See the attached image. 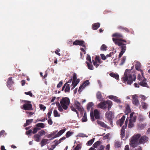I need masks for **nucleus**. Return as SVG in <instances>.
<instances>
[{
	"mask_svg": "<svg viewBox=\"0 0 150 150\" xmlns=\"http://www.w3.org/2000/svg\"><path fill=\"white\" fill-rule=\"evenodd\" d=\"M131 70L126 69L124 74V76L122 78V80L124 83L127 82L128 84H131L133 81H134L136 79V76L133 75V76L130 74Z\"/></svg>",
	"mask_w": 150,
	"mask_h": 150,
	"instance_id": "obj_1",
	"label": "nucleus"
},
{
	"mask_svg": "<svg viewBox=\"0 0 150 150\" xmlns=\"http://www.w3.org/2000/svg\"><path fill=\"white\" fill-rule=\"evenodd\" d=\"M112 40L116 45L121 47V51H120L118 56L119 58H120L126 50V44L123 43V42H127L126 40L124 39H117L114 38H112Z\"/></svg>",
	"mask_w": 150,
	"mask_h": 150,
	"instance_id": "obj_2",
	"label": "nucleus"
},
{
	"mask_svg": "<svg viewBox=\"0 0 150 150\" xmlns=\"http://www.w3.org/2000/svg\"><path fill=\"white\" fill-rule=\"evenodd\" d=\"M112 40L116 45L121 47V51H120L118 56L119 58H120L126 50V44L123 43V42H127L126 40L124 39H117L114 38H112Z\"/></svg>",
	"mask_w": 150,
	"mask_h": 150,
	"instance_id": "obj_3",
	"label": "nucleus"
},
{
	"mask_svg": "<svg viewBox=\"0 0 150 150\" xmlns=\"http://www.w3.org/2000/svg\"><path fill=\"white\" fill-rule=\"evenodd\" d=\"M140 137V134H134L130 139L129 142L130 146L133 148L136 147L139 144V139Z\"/></svg>",
	"mask_w": 150,
	"mask_h": 150,
	"instance_id": "obj_4",
	"label": "nucleus"
},
{
	"mask_svg": "<svg viewBox=\"0 0 150 150\" xmlns=\"http://www.w3.org/2000/svg\"><path fill=\"white\" fill-rule=\"evenodd\" d=\"M112 105V102L110 100L102 102L98 105V108L102 109H105L108 108V110H110Z\"/></svg>",
	"mask_w": 150,
	"mask_h": 150,
	"instance_id": "obj_5",
	"label": "nucleus"
},
{
	"mask_svg": "<svg viewBox=\"0 0 150 150\" xmlns=\"http://www.w3.org/2000/svg\"><path fill=\"white\" fill-rule=\"evenodd\" d=\"M69 99L67 97H63L60 101V105L64 110H67L70 104Z\"/></svg>",
	"mask_w": 150,
	"mask_h": 150,
	"instance_id": "obj_6",
	"label": "nucleus"
},
{
	"mask_svg": "<svg viewBox=\"0 0 150 150\" xmlns=\"http://www.w3.org/2000/svg\"><path fill=\"white\" fill-rule=\"evenodd\" d=\"M90 116L91 118L92 121H94V116L96 119H99L100 118L99 111L97 109H95L93 112V110L92 111L91 110Z\"/></svg>",
	"mask_w": 150,
	"mask_h": 150,
	"instance_id": "obj_7",
	"label": "nucleus"
},
{
	"mask_svg": "<svg viewBox=\"0 0 150 150\" xmlns=\"http://www.w3.org/2000/svg\"><path fill=\"white\" fill-rule=\"evenodd\" d=\"M21 108L25 110H33L31 102L30 101H26V103L23 105V107H21Z\"/></svg>",
	"mask_w": 150,
	"mask_h": 150,
	"instance_id": "obj_8",
	"label": "nucleus"
},
{
	"mask_svg": "<svg viewBox=\"0 0 150 150\" xmlns=\"http://www.w3.org/2000/svg\"><path fill=\"white\" fill-rule=\"evenodd\" d=\"M149 138L146 135H144L141 136L139 139V144H144L145 143H147L148 142Z\"/></svg>",
	"mask_w": 150,
	"mask_h": 150,
	"instance_id": "obj_9",
	"label": "nucleus"
},
{
	"mask_svg": "<svg viewBox=\"0 0 150 150\" xmlns=\"http://www.w3.org/2000/svg\"><path fill=\"white\" fill-rule=\"evenodd\" d=\"M73 45L81 46L84 47H86V44L84 41L81 40H76L73 42Z\"/></svg>",
	"mask_w": 150,
	"mask_h": 150,
	"instance_id": "obj_10",
	"label": "nucleus"
},
{
	"mask_svg": "<svg viewBox=\"0 0 150 150\" xmlns=\"http://www.w3.org/2000/svg\"><path fill=\"white\" fill-rule=\"evenodd\" d=\"M112 113L111 111L107 112L106 113V117L111 125L112 123Z\"/></svg>",
	"mask_w": 150,
	"mask_h": 150,
	"instance_id": "obj_11",
	"label": "nucleus"
},
{
	"mask_svg": "<svg viewBox=\"0 0 150 150\" xmlns=\"http://www.w3.org/2000/svg\"><path fill=\"white\" fill-rule=\"evenodd\" d=\"M89 84V81L88 80L86 81L83 83L82 85L80 86L78 91L81 90V91L83 89H84L86 86H88Z\"/></svg>",
	"mask_w": 150,
	"mask_h": 150,
	"instance_id": "obj_12",
	"label": "nucleus"
},
{
	"mask_svg": "<svg viewBox=\"0 0 150 150\" xmlns=\"http://www.w3.org/2000/svg\"><path fill=\"white\" fill-rule=\"evenodd\" d=\"M132 99V103L136 106H138L139 103L138 99V96L137 95H133Z\"/></svg>",
	"mask_w": 150,
	"mask_h": 150,
	"instance_id": "obj_13",
	"label": "nucleus"
},
{
	"mask_svg": "<svg viewBox=\"0 0 150 150\" xmlns=\"http://www.w3.org/2000/svg\"><path fill=\"white\" fill-rule=\"evenodd\" d=\"M141 67V64L139 62H137L135 65V68L138 71H140L141 72L142 76H143L144 73L143 71L140 69Z\"/></svg>",
	"mask_w": 150,
	"mask_h": 150,
	"instance_id": "obj_14",
	"label": "nucleus"
},
{
	"mask_svg": "<svg viewBox=\"0 0 150 150\" xmlns=\"http://www.w3.org/2000/svg\"><path fill=\"white\" fill-rule=\"evenodd\" d=\"M142 76L143 79L139 83V85L143 87H147L148 85L146 81L147 80L144 76Z\"/></svg>",
	"mask_w": 150,
	"mask_h": 150,
	"instance_id": "obj_15",
	"label": "nucleus"
},
{
	"mask_svg": "<svg viewBox=\"0 0 150 150\" xmlns=\"http://www.w3.org/2000/svg\"><path fill=\"white\" fill-rule=\"evenodd\" d=\"M112 37L116 38V39H123V35L120 33H116L112 34Z\"/></svg>",
	"mask_w": 150,
	"mask_h": 150,
	"instance_id": "obj_16",
	"label": "nucleus"
},
{
	"mask_svg": "<svg viewBox=\"0 0 150 150\" xmlns=\"http://www.w3.org/2000/svg\"><path fill=\"white\" fill-rule=\"evenodd\" d=\"M125 118V117L124 115L122 116L120 119L117 121L116 122L117 125L120 127L122 126L124 122Z\"/></svg>",
	"mask_w": 150,
	"mask_h": 150,
	"instance_id": "obj_17",
	"label": "nucleus"
},
{
	"mask_svg": "<svg viewBox=\"0 0 150 150\" xmlns=\"http://www.w3.org/2000/svg\"><path fill=\"white\" fill-rule=\"evenodd\" d=\"M108 98L111 99H112L115 102L117 103H120L121 102V101L120 99L118 98L116 96H110L108 97Z\"/></svg>",
	"mask_w": 150,
	"mask_h": 150,
	"instance_id": "obj_18",
	"label": "nucleus"
},
{
	"mask_svg": "<svg viewBox=\"0 0 150 150\" xmlns=\"http://www.w3.org/2000/svg\"><path fill=\"white\" fill-rule=\"evenodd\" d=\"M74 104L75 107L78 110H81V108H83L82 106L81 105V103L77 101H75L74 102Z\"/></svg>",
	"mask_w": 150,
	"mask_h": 150,
	"instance_id": "obj_19",
	"label": "nucleus"
},
{
	"mask_svg": "<svg viewBox=\"0 0 150 150\" xmlns=\"http://www.w3.org/2000/svg\"><path fill=\"white\" fill-rule=\"evenodd\" d=\"M13 83V82L12 80V78L10 77L7 80V86L8 87L10 88L11 86Z\"/></svg>",
	"mask_w": 150,
	"mask_h": 150,
	"instance_id": "obj_20",
	"label": "nucleus"
},
{
	"mask_svg": "<svg viewBox=\"0 0 150 150\" xmlns=\"http://www.w3.org/2000/svg\"><path fill=\"white\" fill-rule=\"evenodd\" d=\"M100 24L99 23H95L92 25V28L93 30H96L97 29L100 27Z\"/></svg>",
	"mask_w": 150,
	"mask_h": 150,
	"instance_id": "obj_21",
	"label": "nucleus"
},
{
	"mask_svg": "<svg viewBox=\"0 0 150 150\" xmlns=\"http://www.w3.org/2000/svg\"><path fill=\"white\" fill-rule=\"evenodd\" d=\"M96 96L97 98L100 101L102 100L103 98L101 93L100 91H98L96 93Z\"/></svg>",
	"mask_w": 150,
	"mask_h": 150,
	"instance_id": "obj_22",
	"label": "nucleus"
},
{
	"mask_svg": "<svg viewBox=\"0 0 150 150\" xmlns=\"http://www.w3.org/2000/svg\"><path fill=\"white\" fill-rule=\"evenodd\" d=\"M120 135L121 139L123 138L125 136V130L124 126H123L121 129Z\"/></svg>",
	"mask_w": 150,
	"mask_h": 150,
	"instance_id": "obj_23",
	"label": "nucleus"
},
{
	"mask_svg": "<svg viewBox=\"0 0 150 150\" xmlns=\"http://www.w3.org/2000/svg\"><path fill=\"white\" fill-rule=\"evenodd\" d=\"M97 123L98 125L103 127L106 128L107 127V125L105 124L100 121L97 120Z\"/></svg>",
	"mask_w": 150,
	"mask_h": 150,
	"instance_id": "obj_24",
	"label": "nucleus"
},
{
	"mask_svg": "<svg viewBox=\"0 0 150 150\" xmlns=\"http://www.w3.org/2000/svg\"><path fill=\"white\" fill-rule=\"evenodd\" d=\"M48 141V140L47 139H43L40 143L41 146L42 147L45 145L47 143Z\"/></svg>",
	"mask_w": 150,
	"mask_h": 150,
	"instance_id": "obj_25",
	"label": "nucleus"
},
{
	"mask_svg": "<svg viewBox=\"0 0 150 150\" xmlns=\"http://www.w3.org/2000/svg\"><path fill=\"white\" fill-rule=\"evenodd\" d=\"M109 75L115 78L117 80L119 79V76L118 74H115L114 73H110Z\"/></svg>",
	"mask_w": 150,
	"mask_h": 150,
	"instance_id": "obj_26",
	"label": "nucleus"
},
{
	"mask_svg": "<svg viewBox=\"0 0 150 150\" xmlns=\"http://www.w3.org/2000/svg\"><path fill=\"white\" fill-rule=\"evenodd\" d=\"M93 104L92 102H90L89 103H88V104L87 105V110L88 111H89L90 109H91V110L92 111L93 110H93V108H92V107L93 106Z\"/></svg>",
	"mask_w": 150,
	"mask_h": 150,
	"instance_id": "obj_27",
	"label": "nucleus"
},
{
	"mask_svg": "<svg viewBox=\"0 0 150 150\" xmlns=\"http://www.w3.org/2000/svg\"><path fill=\"white\" fill-rule=\"evenodd\" d=\"M66 129L65 128H64L60 130L56 134L57 137H59L61 135H62L63 133L64 132L66 131Z\"/></svg>",
	"mask_w": 150,
	"mask_h": 150,
	"instance_id": "obj_28",
	"label": "nucleus"
},
{
	"mask_svg": "<svg viewBox=\"0 0 150 150\" xmlns=\"http://www.w3.org/2000/svg\"><path fill=\"white\" fill-rule=\"evenodd\" d=\"M34 140L37 142H39L40 139V137L38 134H35L34 136Z\"/></svg>",
	"mask_w": 150,
	"mask_h": 150,
	"instance_id": "obj_29",
	"label": "nucleus"
},
{
	"mask_svg": "<svg viewBox=\"0 0 150 150\" xmlns=\"http://www.w3.org/2000/svg\"><path fill=\"white\" fill-rule=\"evenodd\" d=\"M82 121L83 122H86L87 121V117L86 113V112H85L83 117L82 119Z\"/></svg>",
	"mask_w": 150,
	"mask_h": 150,
	"instance_id": "obj_30",
	"label": "nucleus"
},
{
	"mask_svg": "<svg viewBox=\"0 0 150 150\" xmlns=\"http://www.w3.org/2000/svg\"><path fill=\"white\" fill-rule=\"evenodd\" d=\"M54 116V117H60V115L59 113L56 110H54L53 111Z\"/></svg>",
	"mask_w": 150,
	"mask_h": 150,
	"instance_id": "obj_31",
	"label": "nucleus"
},
{
	"mask_svg": "<svg viewBox=\"0 0 150 150\" xmlns=\"http://www.w3.org/2000/svg\"><path fill=\"white\" fill-rule=\"evenodd\" d=\"M86 64H87L88 68L90 70H93V66L92 64V63L91 64L89 63L88 62H86Z\"/></svg>",
	"mask_w": 150,
	"mask_h": 150,
	"instance_id": "obj_32",
	"label": "nucleus"
},
{
	"mask_svg": "<svg viewBox=\"0 0 150 150\" xmlns=\"http://www.w3.org/2000/svg\"><path fill=\"white\" fill-rule=\"evenodd\" d=\"M35 126L36 127H40L41 128H43L45 127V124L42 123H39L37 124Z\"/></svg>",
	"mask_w": 150,
	"mask_h": 150,
	"instance_id": "obj_33",
	"label": "nucleus"
},
{
	"mask_svg": "<svg viewBox=\"0 0 150 150\" xmlns=\"http://www.w3.org/2000/svg\"><path fill=\"white\" fill-rule=\"evenodd\" d=\"M57 108H58V109L61 112H63V108L61 106V105L59 103L57 105Z\"/></svg>",
	"mask_w": 150,
	"mask_h": 150,
	"instance_id": "obj_34",
	"label": "nucleus"
},
{
	"mask_svg": "<svg viewBox=\"0 0 150 150\" xmlns=\"http://www.w3.org/2000/svg\"><path fill=\"white\" fill-rule=\"evenodd\" d=\"M107 47L105 44H103L100 47L101 51H106L107 50Z\"/></svg>",
	"mask_w": 150,
	"mask_h": 150,
	"instance_id": "obj_35",
	"label": "nucleus"
},
{
	"mask_svg": "<svg viewBox=\"0 0 150 150\" xmlns=\"http://www.w3.org/2000/svg\"><path fill=\"white\" fill-rule=\"evenodd\" d=\"M70 90V87L69 86V84H67L66 86L65 89L64 90V92L65 93L68 92Z\"/></svg>",
	"mask_w": 150,
	"mask_h": 150,
	"instance_id": "obj_36",
	"label": "nucleus"
},
{
	"mask_svg": "<svg viewBox=\"0 0 150 150\" xmlns=\"http://www.w3.org/2000/svg\"><path fill=\"white\" fill-rule=\"evenodd\" d=\"M74 132H70L69 131L67 132L65 136L67 138H68L71 136L72 134H73Z\"/></svg>",
	"mask_w": 150,
	"mask_h": 150,
	"instance_id": "obj_37",
	"label": "nucleus"
},
{
	"mask_svg": "<svg viewBox=\"0 0 150 150\" xmlns=\"http://www.w3.org/2000/svg\"><path fill=\"white\" fill-rule=\"evenodd\" d=\"M131 111V110L129 106L128 105H127L126 108L125 113L127 114L128 113L130 112Z\"/></svg>",
	"mask_w": 150,
	"mask_h": 150,
	"instance_id": "obj_38",
	"label": "nucleus"
},
{
	"mask_svg": "<svg viewBox=\"0 0 150 150\" xmlns=\"http://www.w3.org/2000/svg\"><path fill=\"white\" fill-rule=\"evenodd\" d=\"M142 106V108L144 109H146L148 105L147 103L143 102L141 103Z\"/></svg>",
	"mask_w": 150,
	"mask_h": 150,
	"instance_id": "obj_39",
	"label": "nucleus"
},
{
	"mask_svg": "<svg viewBox=\"0 0 150 150\" xmlns=\"http://www.w3.org/2000/svg\"><path fill=\"white\" fill-rule=\"evenodd\" d=\"M95 138H93L88 141L87 142V144L88 145H91L93 143Z\"/></svg>",
	"mask_w": 150,
	"mask_h": 150,
	"instance_id": "obj_40",
	"label": "nucleus"
},
{
	"mask_svg": "<svg viewBox=\"0 0 150 150\" xmlns=\"http://www.w3.org/2000/svg\"><path fill=\"white\" fill-rule=\"evenodd\" d=\"M101 142L100 141H98L97 142H95L93 144V146L95 148H97V146L100 144Z\"/></svg>",
	"mask_w": 150,
	"mask_h": 150,
	"instance_id": "obj_41",
	"label": "nucleus"
},
{
	"mask_svg": "<svg viewBox=\"0 0 150 150\" xmlns=\"http://www.w3.org/2000/svg\"><path fill=\"white\" fill-rule=\"evenodd\" d=\"M121 146V144L120 142H116L115 144V148H118Z\"/></svg>",
	"mask_w": 150,
	"mask_h": 150,
	"instance_id": "obj_42",
	"label": "nucleus"
},
{
	"mask_svg": "<svg viewBox=\"0 0 150 150\" xmlns=\"http://www.w3.org/2000/svg\"><path fill=\"white\" fill-rule=\"evenodd\" d=\"M70 108H71V110L72 111L75 112L78 115V116H79L78 112L77 110L76 109H75L74 108V107L72 105V106H71Z\"/></svg>",
	"mask_w": 150,
	"mask_h": 150,
	"instance_id": "obj_43",
	"label": "nucleus"
},
{
	"mask_svg": "<svg viewBox=\"0 0 150 150\" xmlns=\"http://www.w3.org/2000/svg\"><path fill=\"white\" fill-rule=\"evenodd\" d=\"M129 124L128 125V127L129 128H132L134 126V123L135 122H133L132 121H131V120H129Z\"/></svg>",
	"mask_w": 150,
	"mask_h": 150,
	"instance_id": "obj_44",
	"label": "nucleus"
},
{
	"mask_svg": "<svg viewBox=\"0 0 150 150\" xmlns=\"http://www.w3.org/2000/svg\"><path fill=\"white\" fill-rule=\"evenodd\" d=\"M100 57L99 56H96L95 58L94 61L98 62V63L99 64L100 63Z\"/></svg>",
	"mask_w": 150,
	"mask_h": 150,
	"instance_id": "obj_45",
	"label": "nucleus"
},
{
	"mask_svg": "<svg viewBox=\"0 0 150 150\" xmlns=\"http://www.w3.org/2000/svg\"><path fill=\"white\" fill-rule=\"evenodd\" d=\"M126 59V57L124 56L123 57L122 59L121 60V62L120 63V65H122L125 62Z\"/></svg>",
	"mask_w": 150,
	"mask_h": 150,
	"instance_id": "obj_46",
	"label": "nucleus"
},
{
	"mask_svg": "<svg viewBox=\"0 0 150 150\" xmlns=\"http://www.w3.org/2000/svg\"><path fill=\"white\" fill-rule=\"evenodd\" d=\"M80 81L79 79H78L76 80H75L74 82L73 83V81L72 82V85H74L76 86L79 83Z\"/></svg>",
	"mask_w": 150,
	"mask_h": 150,
	"instance_id": "obj_47",
	"label": "nucleus"
},
{
	"mask_svg": "<svg viewBox=\"0 0 150 150\" xmlns=\"http://www.w3.org/2000/svg\"><path fill=\"white\" fill-rule=\"evenodd\" d=\"M92 62L94 66L96 68H97L99 65L100 64L99 63H98V62L94 61V60H92Z\"/></svg>",
	"mask_w": 150,
	"mask_h": 150,
	"instance_id": "obj_48",
	"label": "nucleus"
},
{
	"mask_svg": "<svg viewBox=\"0 0 150 150\" xmlns=\"http://www.w3.org/2000/svg\"><path fill=\"white\" fill-rule=\"evenodd\" d=\"M45 132L44 130H41L38 133V134H39L40 136L41 137L43 135H44L45 134Z\"/></svg>",
	"mask_w": 150,
	"mask_h": 150,
	"instance_id": "obj_49",
	"label": "nucleus"
},
{
	"mask_svg": "<svg viewBox=\"0 0 150 150\" xmlns=\"http://www.w3.org/2000/svg\"><path fill=\"white\" fill-rule=\"evenodd\" d=\"M39 107L41 110H42L43 111H45L46 108V107L44 106L42 104H40Z\"/></svg>",
	"mask_w": 150,
	"mask_h": 150,
	"instance_id": "obj_50",
	"label": "nucleus"
},
{
	"mask_svg": "<svg viewBox=\"0 0 150 150\" xmlns=\"http://www.w3.org/2000/svg\"><path fill=\"white\" fill-rule=\"evenodd\" d=\"M81 148V144H79L77 145L74 150H79Z\"/></svg>",
	"mask_w": 150,
	"mask_h": 150,
	"instance_id": "obj_51",
	"label": "nucleus"
},
{
	"mask_svg": "<svg viewBox=\"0 0 150 150\" xmlns=\"http://www.w3.org/2000/svg\"><path fill=\"white\" fill-rule=\"evenodd\" d=\"M73 80L72 81H73V83H74V82H75V80H76V79H77V76H76V74L74 73V74H73Z\"/></svg>",
	"mask_w": 150,
	"mask_h": 150,
	"instance_id": "obj_52",
	"label": "nucleus"
},
{
	"mask_svg": "<svg viewBox=\"0 0 150 150\" xmlns=\"http://www.w3.org/2000/svg\"><path fill=\"white\" fill-rule=\"evenodd\" d=\"M137 119V117L136 115H134V116L132 117V118H131L129 120H131V121H132L133 122H135L136 120Z\"/></svg>",
	"mask_w": 150,
	"mask_h": 150,
	"instance_id": "obj_53",
	"label": "nucleus"
},
{
	"mask_svg": "<svg viewBox=\"0 0 150 150\" xmlns=\"http://www.w3.org/2000/svg\"><path fill=\"white\" fill-rule=\"evenodd\" d=\"M33 133V131L32 129H30L29 130L26 131L25 133L27 135H31V134Z\"/></svg>",
	"mask_w": 150,
	"mask_h": 150,
	"instance_id": "obj_54",
	"label": "nucleus"
},
{
	"mask_svg": "<svg viewBox=\"0 0 150 150\" xmlns=\"http://www.w3.org/2000/svg\"><path fill=\"white\" fill-rule=\"evenodd\" d=\"M52 110H53L52 109H51L47 113V116H48V118H50V116L51 115V114L52 113Z\"/></svg>",
	"mask_w": 150,
	"mask_h": 150,
	"instance_id": "obj_55",
	"label": "nucleus"
},
{
	"mask_svg": "<svg viewBox=\"0 0 150 150\" xmlns=\"http://www.w3.org/2000/svg\"><path fill=\"white\" fill-rule=\"evenodd\" d=\"M86 59L87 60L89 61V62L90 63H91V57H90V55L88 54H87V57L86 58Z\"/></svg>",
	"mask_w": 150,
	"mask_h": 150,
	"instance_id": "obj_56",
	"label": "nucleus"
},
{
	"mask_svg": "<svg viewBox=\"0 0 150 150\" xmlns=\"http://www.w3.org/2000/svg\"><path fill=\"white\" fill-rule=\"evenodd\" d=\"M33 119H28L26 120V122L27 124L29 125L33 122Z\"/></svg>",
	"mask_w": 150,
	"mask_h": 150,
	"instance_id": "obj_57",
	"label": "nucleus"
},
{
	"mask_svg": "<svg viewBox=\"0 0 150 150\" xmlns=\"http://www.w3.org/2000/svg\"><path fill=\"white\" fill-rule=\"evenodd\" d=\"M24 93L25 94L27 95H28L31 97L33 96V94L30 91H29L28 92H25Z\"/></svg>",
	"mask_w": 150,
	"mask_h": 150,
	"instance_id": "obj_58",
	"label": "nucleus"
},
{
	"mask_svg": "<svg viewBox=\"0 0 150 150\" xmlns=\"http://www.w3.org/2000/svg\"><path fill=\"white\" fill-rule=\"evenodd\" d=\"M57 131H55V132H53L52 133L49 134L48 136V138H50L51 137H52V136H54L55 134L57 132Z\"/></svg>",
	"mask_w": 150,
	"mask_h": 150,
	"instance_id": "obj_59",
	"label": "nucleus"
},
{
	"mask_svg": "<svg viewBox=\"0 0 150 150\" xmlns=\"http://www.w3.org/2000/svg\"><path fill=\"white\" fill-rule=\"evenodd\" d=\"M63 84V82L62 81H60L59 83L58 84L57 86V88H60L62 85Z\"/></svg>",
	"mask_w": 150,
	"mask_h": 150,
	"instance_id": "obj_60",
	"label": "nucleus"
},
{
	"mask_svg": "<svg viewBox=\"0 0 150 150\" xmlns=\"http://www.w3.org/2000/svg\"><path fill=\"white\" fill-rule=\"evenodd\" d=\"M102 59L103 60H105L106 59V56L103 54H100Z\"/></svg>",
	"mask_w": 150,
	"mask_h": 150,
	"instance_id": "obj_61",
	"label": "nucleus"
},
{
	"mask_svg": "<svg viewBox=\"0 0 150 150\" xmlns=\"http://www.w3.org/2000/svg\"><path fill=\"white\" fill-rule=\"evenodd\" d=\"M5 132L4 130H2L0 132V137H1L2 136H4L5 134Z\"/></svg>",
	"mask_w": 150,
	"mask_h": 150,
	"instance_id": "obj_62",
	"label": "nucleus"
},
{
	"mask_svg": "<svg viewBox=\"0 0 150 150\" xmlns=\"http://www.w3.org/2000/svg\"><path fill=\"white\" fill-rule=\"evenodd\" d=\"M60 51V50L59 49H57L56 50V51H55V53L57 55L60 56L61 55V54L59 53L58 52H59Z\"/></svg>",
	"mask_w": 150,
	"mask_h": 150,
	"instance_id": "obj_63",
	"label": "nucleus"
},
{
	"mask_svg": "<svg viewBox=\"0 0 150 150\" xmlns=\"http://www.w3.org/2000/svg\"><path fill=\"white\" fill-rule=\"evenodd\" d=\"M143 78V76L142 77L141 76L140 74H139L137 76V79L139 81H141L143 80L142 78Z\"/></svg>",
	"mask_w": 150,
	"mask_h": 150,
	"instance_id": "obj_64",
	"label": "nucleus"
}]
</instances>
